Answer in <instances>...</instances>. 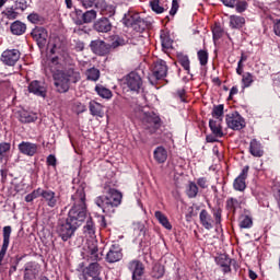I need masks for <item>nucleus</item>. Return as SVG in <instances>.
Listing matches in <instances>:
<instances>
[{
	"label": "nucleus",
	"mask_w": 280,
	"mask_h": 280,
	"mask_svg": "<svg viewBox=\"0 0 280 280\" xmlns=\"http://www.w3.org/2000/svg\"><path fill=\"white\" fill-rule=\"evenodd\" d=\"M44 202H46L47 207H50V209H54L56 205H58V196H56V192L54 190L45 189L44 196L42 197Z\"/></svg>",
	"instance_id": "obj_24"
},
{
	"label": "nucleus",
	"mask_w": 280,
	"mask_h": 280,
	"mask_svg": "<svg viewBox=\"0 0 280 280\" xmlns=\"http://www.w3.org/2000/svg\"><path fill=\"white\" fill-rule=\"evenodd\" d=\"M90 47L97 56H106L110 51V47L103 40H93Z\"/></svg>",
	"instance_id": "obj_18"
},
{
	"label": "nucleus",
	"mask_w": 280,
	"mask_h": 280,
	"mask_svg": "<svg viewBox=\"0 0 280 280\" xmlns=\"http://www.w3.org/2000/svg\"><path fill=\"white\" fill-rule=\"evenodd\" d=\"M161 43H162L163 49H172V45L174 42L172 40V38H170V35H167L166 33H162Z\"/></svg>",
	"instance_id": "obj_42"
},
{
	"label": "nucleus",
	"mask_w": 280,
	"mask_h": 280,
	"mask_svg": "<svg viewBox=\"0 0 280 280\" xmlns=\"http://www.w3.org/2000/svg\"><path fill=\"white\" fill-rule=\"evenodd\" d=\"M25 30H27V26L21 21H15L11 24V32L15 36H21L25 34Z\"/></svg>",
	"instance_id": "obj_27"
},
{
	"label": "nucleus",
	"mask_w": 280,
	"mask_h": 280,
	"mask_svg": "<svg viewBox=\"0 0 280 280\" xmlns=\"http://www.w3.org/2000/svg\"><path fill=\"white\" fill-rule=\"evenodd\" d=\"M27 19L31 23H38L40 21V15L37 13H31Z\"/></svg>",
	"instance_id": "obj_56"
},
{
	"label": "nucleus",
	"mask_w": 280,
	"mask_h": 280,
	"mask_svg": "<svg viewBox=\"0 0 280 280\" xmlns=\"http://www.w3.org/2000/svg\"><path fill=\"white\" fill-rule=\"evenodd\" d=\"M136 117L141 119L144 130H148L150 135L156 133L159 128L162 126L161 117H159L154 112H143V109L138 108Z\"/></svg>",
	"instance_id": "obj_5"
},
{
	"label": "nucleus",
	"mask_w": 280,
	"mask_h": 280,
	"mask_svg": "<svg viewBox=\"0 0 280 280\" xmlns=\"http://www.w3.org/2000/svg\"><path fill=\"white\" fill-rule=\"evenodd\" d=\"M95 91L100 97H103V100H110V97H113V92L104 85H96Z\"/></svg>",
	"instance_id": "obj_35"
},
{
	"label": "nucleus",
	"mask_w": 280,
	"mask_h": 280,
	"mask_svg": "<svg viewBox=\"0 0 280 280\" xmlns=\"http://www.w3.org/2000/svg\"><path fill=\"white\" fill-rule=\"evenodd\" d=\"M248 275H249V279H252V280L257 279V273H256L255 271L249 270V271H248Z\"/></svg>",
	"instance_id": "obj_64"
},
{
	"label": "nucleus",
	"mask_w": 280,
	"mask_h": 280,
	"mask_svg": "<svg viewBox=\"0 0 280 280\" xmlns=\"http://www.w3.org/2000/svg\"><path fill=\"white\" fill-rule=\"evenodd\" d=\"M89 110L93 117H100L101 119L104 117V105L95 101L89 103Z\"/></svg>",
	"instance_id": "obj_26"
},
{
	"label": "nucleus",
	"mask_w": 280,
	"mask_h": 280,
	"mask_svg": "<svg viewBox=\"0 0 280 280\" xmlns=\"http://www.w3.org/2000/svg\"><path fill=\"white\" fill-rule=\"evenodd\" d=\"M21 154H24L25 156H34L36 152H38V144L32 143V142H21L18 145Z\"/></svg>",
	"instance_id": "obj_22"
},
{
	"label": "nucleus",
	"mask_w": 280,
	"mask_h": 280,
	"mask_svg": "<svg viewBox=\"0 0 280 280\" xmlns=\"http://www.w3.org/2000/svg\"><path fill=\"white\" fill-rule=\"evenodd\" d=\"M124 45H126V43L124 42V39L120 38V37H116V38L113 40L110 47H113V49H117V47H121V46H124Z\"/></svg>",
	"instance_id": "obj_52"
},
{
	"label": "nucleus",
	"mask_w": 280,
	"mask_h": 280,
	"mask_svg": "<svg viewBox=\"0 0 280 280\" xmlns=\"http://www.w3.org/2000/svg\"><path fill=\"white\" fill-rule=\"evenodd\" d=\"M21 58V51L19 49H7L1 55V62L7 67H14Z\"/></svg>",
	"instance_id": "obj_10"
},
{
	"label": "nucleus",
	"mask_w": 280,
	"mask_h": 280,
	"mask_svg": "<svg viewBox=\"0 0 280 280\" xmlns=\"http://www.w3.org/2000/svg\"><path fill=\"white\" fill-rule=\"evenodd\" d=\"M231 270V258H225V264L222 265V272L226 275Z\"/></svg>",
	"instance_id": "obj_58"
},
{
	"label": "nucleus",
	"mask_w": 280,
	"mask_h": 280,
	"mask_svg": "<svg viewBox=\"0 0 280 280\" xmlns=\"http://www.w3.org/2000/svg\"><path fill=\"white\" fill-rule=\"evenodd\" d=\"M83 255L88 259H91V261H100V259H102V254H100L97 241H88Z\"/></svg>",
	"instance_id": "obj_8"
},
{
	"label": "nucleus",
	"mask_w": 280,
	"mask_h": 280,
	"mask_svg": "<svg viewBox=\"0 0 280 280\" xmlns=\"http://www.w3.org/2000/svg\"><path fill=\"white\" fill-rule=\"evenodd\" d=\"M15 116L21 124H32L38 119V115H36V113L27 112L25 109L18 110Z\"/></svg>",
	"instance_id": "obj_19"
},
{
	"label": "nucleus",
	"mask_w": 280,
	"mask_h": 280,
	"mask_svg": "<svg viewBox=\"0 0 280 280\" xmlns=\"http://www.w3.org/2000/svg\"><path fill=\"white\" fill-rule=\"evenodd\" d=\"M236 12H246V8H248V3L246 1H240L236 0Z\"/></svg>",
	"instance_id": "obj_50"
},
{
	"label": "nucleus",
	"mask_w": 280,
	"mask_h": 280,
	"mask_svg": "<svg viewBox=\"0 0 280 280\" xmlns=\"http://www.w3.org/2000/svg\"><path fill=\"white\" fill-rule=\"evenodd\" d=\"M249 166H245L241 174L234 179L233 187L236 191H244L246 189V178H248Z\"/></svg>",
	"instance_id": "obj_15"
},
{
	"label": "nucleus",
	"mask_w": 280,
	"mask_h": 280,
	"mask_svg": "<svg viewBox=\"0 0 280 280\" xmlns=\"http://www.w3.org/2000/svg\"><path fill=\"white\" fill-rule=\"evenodd\" d=\"M154 159L158 163H165L167 161V150L163 147H158L154 150Z\"/></svg>",
	"instance_id": "obj_29"
},
{
	"label": "nucleus",
	"mask_w": 280,
	"mask_h": 280,
	"mask_svg": "<svg viewBox=\"0 0 280 280\" xmlns=\"http://www.w3.org/2000/svg\"><path fill=\"white\" fill-rule=\"evenodd\" d=\"M73 108L78 115L86 110V106L80 102H75Z\"/></svg>",
	"instance_id": "obj_51"
},
{
	"label": "nucleus",
	"mask_w": 280,
	"mask_h": 280,
	"mask_svg": "<svg viewBox=\"0 0 280 280\" xmlns=\"http://www.w3.org/2000/svg\"><path fill=\"white\" fill-rule=\"evenodd\" d=\"M226 8H235L237 0H221Z\"/></svg>",
	"instance_id": "obj_60"
},
{
	"label": "nucleus",
	"mask_w": 280,
	"mask_h": 280,
	"mask_svg": "<svg viewBox=\"0 0 280 280\" xmlns=\"http://www.w3.org/2000/svg\"><path fill=\"white\" fill-rule=\"evenodd\" d=\"M226 124L231 130H242L246 128V120H244V117L237 112L226 116Z\"/></svg>",
	"instance_id": "obj_9"
},
{
	"label": "nucleus",
	"mask_w": 280,
	"mask_h": 280,
	"mask_svg": "<svg viewBox=\"0 0 280 280\" xmlns=\"http://www.w3.org/2000/svg\"><path fill=\"white\" fill-rule=\"evenodd\" d=\"M178 62L179 65L183 67V69H185V71H187V73H189V57L185 56V55H180L178 56Z\"/></svg>",
	"instance_id": "obj_45"
},
{
	"label": "nucleus",
	"mask_w": 280,
	"mask_h": 280,
	"mask_svg": "<svg viewBox=\"0 0 280 280\" xmlns=\"http://www.w3.org/2000/svg\"><path fill=\"white\" fill-rule=\"evenodd\" d=\"M167 75V63L164 60H158L152 69L150 80H163Z\"/></svg>",
	"instance_id": "obj_11"
},
{
	"label": "nucleus",
	"mask_w": 280,
	"mask_h": 280,
	"mask_svg": "<svg viewBox=\"0 0 280 280\" xmlns=\"http://www.w3.org/2000/svg\"><path fill=\"white\" fill-rule=\"evenodd\" d=\"M253 226V219L248 215H243L240 219V228L241 229H250Z\"/></svg>",
	"instance_id": "obj_43"
},
{
	"label": "nucleus",
	"mask_w": 280,
	"mask_h": 280,
	"mask_svg": "<svg viewBox=\"0 0 280 280\" xmlns=\"http://www.w3.org/2000/svg\"><path fill=\"white\" fill-rule=\"evenodd\" d=\"M244 202V200L240 199H235V198H229L226 200V209L229 211H233V213H235V210L240 209V207H242V203Z\"/></svg>",
	"instance_id": "obj_34"
},
{
	"label": "nucleus",
	"mask_w": 280,
	"mask_h": 280,
	"mask_svg": "<svg viewBox=\"0 0 280 280\" xmlns=\"http://www.w3.org/2000/svg\"><path fill=\"white\" fill-rule=\"evenodd\" d=\"M124 254L118 245H113L106 255V261L108 264H116V261H121Z\"/></svg>",
	"instance_id": "obj_21"
},
{
	"label": "nucleus",
	"mask_w": 280,
	"mask_h": 280,
	"mask_svg": "<svg viewBox=\"0 0 280 280\" xmlns=\"http://www.w3.org/2000/svg\"><path fill=\"white\" fill-rule=\"evenodd\" d=\"M2 14H4V16H7V19H9L10 21H14V19L19 16V13L14 11V9H7L2 12Z\"/></svg>",
	"instance_id": "obj_49"
},
{
	"label": "nucleus",
	"mask_w": 280,
	"mask_h": 280,
	"mask_svg": "<svg viewBox=\"0 0 280 280\" xmlns=\"http://www.w3.org/2000/svg\"><path fill=\"white\" fill-rule=\"evenodd\" d=\"M121 200H124V195L121 191L115 188H108L107 196L105 197H97L95 199V205L100 207L103 213H107L110 215L121 205Z\"/></svg>",
	"instance_id": "obj_3"
},
{
	"label": "nucleus",
	"mask_w": 280,
	"mask_h": 280,
	"mask_svg": "<svg viewBox=\"0 0 280 280\" xmlns=\"http://www.w3.org/2000/svg\"><path fill=\"white\" fill-rule=\"evenodd\" d=\"M249 153L256 159H261V156H264V145H261V142L257 139H253L249 142Z\"/></svg>",
	"instance_id": "obj_23"
},
{
	"label": "nucleus",
	"mask_w": 280,
	"mask_h": 280,
	"mask_svg": "<svg viewBox=\"0 0 280 280\" xmlns=\"http://www.w3.org/2000/svg\"><path fill=\"white\" fill-rule=\"evenodd\" d=\"M273 32H275L276 36L280 37V20L273 21Z\"/></svg>",
	"instance_id": "obj_59"
},
{
	"label": "nucleus",
	"mask_w": 280,
	"mask_h": 280,
	"mask_svg": "<svg viewBox=\"0 0 280 280\" xmlns=\"http://www.w3.org/2000/svg\"><path fill=\"white\" fill-rule=\"evenodd\" d=\"M186 194L188 198H196V196H198V185H196L194 182H189Z\"/></svg>",
	"instance_id": "obj_39"
},
{
	"label": "nucleus",
	"mask_w": 280,
	"mask_h": 280,
	"mask_svg": "<svg viewBox=\"0 0 280 280\" xmlns=\"http://www.w3.org/2000/svg\"><path fill=\"white\" fill-rule=\"evenodd\" d=\"M94 30L96 32H102L103 34H106L113 30V24H110V21L106 18H103L95 22Z\"/></svg>",
	"instance_id": "obj_25"
},
{
	"label": "nucleus",
	"mask_w": 280,
	"mask_h": 280,
	"mask_svg": "<svg viewBox=\"0 0 280 280\" xmlns=\"http://www.w3.org/2000/svg\"><path fill=\"white\" fill-rule=\"evenodd\" d=\"M10 150H12V144H10V142H0V161L8 159Z\"/></svg>",
	"instance_id": "obj_38"
},
{
	"label": "nucleus",
	"mask_w": 280,
	"mask_h": 280,
	"mask_svg": "<svg viewBox=\"0 0 280 280\" xmlns=\"http://www.w3.org/2000/svg\"><path fill=\"white\" fill-rule=\"evenodd\" d=\"M199 62L202 67H205V65H207V62H209V52H207V50H199L197 52Z\"/></svg>",
	"instance_id": "obj_46"
},
{
	"label": "nucleus",
	"mask_w": 280,
	"mask_h": 280,
	"mask_svg": "<svg viewBox=\"0 0 280 280\" xmlns=\"http://www.w3.org/2000/svg\"><path fill=\"white\" fill-rule=\"evenodd\" d=\"M128 270L132 275V280H143V275H145V266L140 260L133 259L129 261Z\"/></svg>",
	"instance_id": "obj_7"
},
{
	"label": "nucleus",
	"mask_w": 280,
	"mask_h": 280,
	"mask_svg": "<svg viewBox=\"0 0 280 280\" xmlns=\"http://www.w3.org/2000/svg\"><path fill=\"white\" fill-rule=\"evenodd\" d=\"M165 275V267L161 264H155L151 271V277L153 279H161Z\"/></svg>",
	"instance_id": "obj_37"
},
{
	"label": "nucleus",
	"mask_w": 280,
	"mask_h": 280,
	"mask_svg": "<svg viewBox=\"0 0 280 280\" xmlns=\"http://www.w3.org/2000/svg\"><path fill=\"white\" fill-rule=\"evenodd\" d=\"M83 8H93L97 0H79Z\"/></svg>",
	"instance_id": "obj_55"
},
{
	"label": "nucleus",
	"mask_w": 280,
	"mask_h": 280,
	"mask_svg": "<svg viewBox=\"0 0 280 280\" xmlns=\"http://www.w3.org/2000/svg\"><path fill=\"white\" fill-rule=\"evenodd\" d=\"M211 213L214 220L206 209L201 210L199 213L200 224L207 231H211V229H213V224H215L217 229L222 226V209L220 207L212 208Z\"/></svg>",
	"instance_id": "obj_6"
},
{
	"label": "nucleus",
	"mask_w": 280,
	"mask_h": 280,
	"mask_svg": "<svg viewBox=\"0 0 280 280\" xmlns=\"http://www.w3.org/2000/svg\"><path fill=\"white\" fill-rule=\"evenodd\" d=\"M242 82L245 89H248L253 82H255V78L250 72H245L242 77Z\"/></svg>",
	"instance_id": "obj_44"
},
{
	"label": "nucleus",
	"mask_w": 280,
	"mask_h": 280,
	"mask_svg": "<svg viewBox=\"0 0 280 280\" xmlns=\"http://www.w3.org/2000/svg\"><path fill=\"white\" fill-rule=\"evenodd\" d=\"M223 33H224V31H222V27L220 25L215 24L212 27V34H213L214 40H220V38H222Z\"/></svg>",
	"instance_id": "obj_48"
},
{
	"label": "nucleus",
	"mask_w": 280,
	"mask_h": 280,
	"mask_svg": "<svg viewBox=\"0 0 280 280\" xmlns=\"http://www.w3.org/2000/svg\"><path fill=\"white\" fill-rule=\"evenodd\" d=\"M47 165H51L52 167H56V156L55 155H48Z\"/></svg>",
	"instance_id": "obj_61"
},
{
	"label": "nucleus",
	"mask_w": 280,
	"mask_h": 280,
	"mask_svg": "<svg viewBox=\"0 0 280 280\" xmlns=\"http://www.w3.org/2000/svg\"><path fill=\"white\" fill-rule=\"evenodd\" d=\"M31 194L33 195L34 200H36V198H43V196L45 195V189L37 188L33 190Z\"/></svg>",
	"instance_id": "obj_54"
},
{
	"label": "nucleus",
	"mask_w": 280,
	"mask_h": 280,
	"mask_svg": "<svg viewBox=\"0 0 280 280\" xmlns=\"http://www.w3.org/2000/svg\"><path fill=\"white\" fill-rule=\"evenodd\" d=\"M197 185L201 188V189H207V187H209V182L207 180L206 177H200L197 179Z\"/></svg>",
	"instance_id": "obj_53"
},
{
	"label": "nucleus",
	"mask_w": 280,
	"mask_h": 280,
	"mask_svg": "<svg viewBox=\"0 0 280 280\" xmlns=\"http://www.w3.org/2000/svg\"><path fill=\"white\" fill-rule=\"evenodd\" d=\"M70 16L75 25H84V12H82V10L74 9V11L71 12Z\"/></svg>",
	"instance_id": "obj_30"
},
{
	"label": "nucleus",
	"mask_w": 280,
	"mask_h": 280,
	"mask_svg": "<svg viewBox=\"0 0 280 280\" xmlns=\"http://www.w3.org/2000/svg\"><path fill=\"white\" fill-rule=\"evenodd\" d=\"M31 36L34 38V40H36L39 49H45V46L47 45V38L49 36L47 34V30L44 27H35L32 31Z\"/></svg>",
	"instance_id": "obj_12"
},
{
	"label": "nucleus",
	"mask_w": 280,
	"mask_h": 280,
	"mask_svg": "<svg viewBox=\"0 0 280 280\" xmlns=\"http://www.w3.org/2000/svg\"><path fill=\"white\" fill-rule=\"evenodd\" d=\"M244 23H246V20L243 16H237V15L230 16V25L234 30H240V27H244Z\"/></svg>",
	"instance_id": "obj_31"
},
{
	"label": "nucleus",
	"mask_w": 280,
	"mask_h": 280,
	"mask_svg": "<svg viewBox=\"0 0 280 280\" xmlns=\"http://www.w3.org/2000/svg\"><path fill=\"white\" fill-rule=\"evenodd\" d=\"M97 19V12L95 10H90L83 13V24L93 23Z\"/></svg>",
	"instance_id": "obj_41"
},
{
	"label": "nucleus",
	"mask_w": 280,
	"mask_h": 280,
	"mask_svg": "<svg viewBox=\"0 0 280 280\" xmlns=\"http://www.w3.org/2000/svg\"><path fill=\"white\" fill-rule=\"evenodd\" d=\"M102 272V266H100L97 262H92L84 270H83V275L85 280H89V277H91V279H102L100 277Z\"/></svg>",
	"instance_id": "obj_17"
},
{
	"label": "nucleus",
	"mask_w": 280,
	"mask_h": 280,
	"mask_svg": "<svg viewBox=\"0 0 280 280\" xmlns=\"http://www.w3.org/2000/svg\"><path fill=\"white\" fill-rule=\"evenodd\" d=\"M126 82L130 91L136 92L139 91V89H141V85L143 84L141 77L137 72H130L126 78Z\"/></svg>",
	"instance_id": "obj_16"
},
{
	"label": "nucleus",
	"mask_w": 280,
	"mask_h": 280,
	"mask_svg": "<svg viewBox=\"0 0 280 280\" xmlns=\"http://www.w3.org/2000/svg\"><path fill=\"white\" fill-rule=\"evenodd\" d=\"M176 12H178V1L177 0H173L172 9L170 11V15L174 16L176 14Z\"/></svg>",
	"instance_id": "obj_57"
},
{
	"label": "nucleus",
	"mask_w": 280,
	"mask_h": 280,
	"mask_svg": "<svg viewBox=\"0 0 280 280\" xmlns=\"http://www.w3.org/2000/svg\"><path fill=\"white\" fill-rule=\"evenodd\" d=\"M212 117L219 121H222V117H224V105L214 106L212 109Z\"/></svg>",
	"instance_id": "obj_40"
},
{
	"label": "nucleus",
	"mask_w": 280,
	"mask_h": 280,
	"mask_svg": "<svg viewBox=\"0 0 280 280\" xmlns=\"http://www.w3.org/2000/svg\"><path fill=\"white\" fill-rule=\"evenodd\" d=\"M95 8L101 12L103 16L115 15V7L106 3V0H96Z\"/></svg>",
	"instance_id": "obj_20"
},
{
	"label": "nucleus",
	"mask_w": 280,
	"mask_h": 280,
	"mask_svg": "<svg viewBox=\"0 0 280 280\" xmlns=\"http://www.w3.org/2000/svg\"><path fill=\"white\" fill-rule=\"evenodd\" d=\"M72 208L65 221H60L57 225V234L62 242H69L82 222L86 220V192L80 187L71 197Z\"/></svg>",
	"instance_id": "obj_1"
},
{
	"label": "nucleus",
	"mask_w": 280,
	"mask_h": 280,
	"mask_svg": "<svg viewBox=\"0 0 280 280\" xmlns=\"http://www.w3.org/2000/svg\"><path fill=\"white\" fill-rule=\"evenodd\" d=\"M40 275V265L38 262H27L25 265L24 280H37Z\"/></svg>",
	"instance_id": "obj_13"
},
{
	"label": "nucleus",
	"mask_w": 280,
	"mask_h": 280,
	"mask_svg": "<svg viewBox=\"0 0 280 280\" xmlns=\"http://www.w3.org/2000/svg\"><path fill=\"white\" fill-rule=\"evenodd\" d=\"M102 73L100 72V69L92 67L85 71V78L90 82H97L100 80V77Z\"/></svg>",
	"instance_id": "obj_28"
},
{
	"label": "nucleus",
	"mask_w": 280,
	"mask_h": 280,
	"mask_svg": "<svg viewBox=\"0 0 280 280\" xmlns=\"http://www.w3.org/2000/svg\"><path fill=\"white\" fill-rule=\"evenodd\" d=\"M209 126L211 131L215 135V137H224V132H222V126L220 125V120H210Z\"/></svg>",
	"instance_id": "obj_36"
},
{
	"label": "nucleus",
	"mask_w": 280,
	"mask_h": 280,
	"mask_svg": "<svg viewBox=\"0 0 280 280\" xmlns=\"http://www.w3.org/2000/svg\"><path fill=\"white\" fill-rule=\"evenodd\" d=\"M84 235H88V237H94L95 236V223H93V219L89 218L86 221V224L83 228Z\"/></svg>",
	"instance_id": "obj_33"
},
{
	"label": "nucleus",
	"mask_w": 280,
	"mask_h": 280,
	"mask_svg": "<svg viewBox=\"0 0 280 280\" xmlns=\"http://www.w3.org/2000/svg\"><path fill=\"white\" fill-rule=\"evenodd\" d=\"M28 92L33 93V95H36L37 97H47V88L45 86V83L40 81H32L28 84Z\"/></svg>",
	"instance_id": "obj_14"
},
{
	"label": "nucleus",
	"mask_w": 280,
	"mask_h": 280,
	"mask_svg": "<svg viewBox=\"0 0 280 280\" xmlns=\"http://www.w3.org/2000/svg\"><path fill=\"white\" fill-rule=\"evenodd\" d=\"M47 49L49 54H57V57H54L51 59V65H58V60H63V62H69L71 60V57L69 56V52L67 51V46L65 45V42L60 39L58 36H51L47 44Z\"/></svg>",
	"instance_id": "obj_4"
},
{
	"label": "nucleus",
	"mask_w": 280,
	"mask_h": 280,
	"mask_svg": "<svg viewBox=\"0 0 280 280\" xmlns=\"http://www.w3.org/2000/svg\"><path fill=\"white\" fill-rule=\"evenodd\" d=\"M150 5L151 10H153V12H156V14H163V12H165V9L159 3V0H152L150 2Z\"/></svg>",
	"instance_id": "obj_47"
},
{
	"label": "nucleus",
	"mask_w": 280,
	"mask_h": 280,
	"mask_svg": "<svg viewBox=\"0 0 280 280\" xmlns=\"http://www.w3.org/2000/svg\"><path fill=\"white\" fill-rule=\"evenodd\" d=\"M54 86L57 93H68L71 84L80 82V72L73 68L57 71L52 74Z\"/></svg>",
	"instance_id": "obj_2"
},
{
	"label": "nucleus",
	"mask_w": 280,
	"mask_h": 280,
	"mask_svg": "<svg viewBox=\"0 0 280 280\" xmlns=\"http://www.w3.org/2000/svg\"><path fill=\"white\" fill-rule=\"evenodd\" d=\"M236 73L238 75H242V73H244V65L242 63V59L237 63Z\"/></svg>",
	"instance_id": "obj_62"
},
{
	"label": "nucleus",
	"mask_w": 280,
	"mask_h": 280,
	"mask_svg": "<svg viewBox=\"0 0 280 280\" xmlns=\"http://www.w3.org/2000/svg\"><path fill=\"white\" fill-rule=\"evenodd\" d=\"M136 231H139V235H145V225L139 224Z\"/></svg>",
	"instance_id": "obj_63"
},
{
	"label": "nucleus",
	"mask_w": 280,
	"mask_h": 280,
	"mask_svg": "<svg viewBox=\"0 0 280 280\" xmlns=\"http://www.w3.org/2000/svg\"><path fill=\"white\" fill-rule=\"evenodd\" d=\"M155 218L164 226V229H167V231H172V223H170V220L163 212L161 211H155Z\"/></svg>",
	"instance_id": "obj_32"
}]
</instances>
